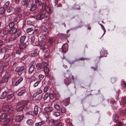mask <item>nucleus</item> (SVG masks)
Here are the masks:
<instances>
[{"mask_svg":"<svg viewBox=\"0 0 126 126\" xmlns=\"http://www.w3.org/2000/svg\"><path fill=\"white\" fill-rule=\"evenodd\" d=\"M70 78L73 80H74V77L73 76L70 74L68 77L66 78L64 80V82L67 86H68L71 83V80Z\"/></svg>","mask_w":126,"mask_h":126,"instance_id":"1","label":"nucleus"},{"mask_svg":"<svg viewBox=\"0 0 126 126\" xmlns=\"http://www.w3.org/2000/svg\"><path fill=\"white\" fill-rule=\"evenodd\" d=\"M39 119V117H36L35 118V126H42L45 124V122L44 121H42L40 122L38 121L37 119Z\"/></svg>","mask_w":126,"mask_h":126,"instance_id":"2","label":"nucleus"},{"mask_svg":"<svg viewBox=\"0 0 126 126\" xmlns=\"http://www.w3.org/2000/svg\"><path fill=\"white\" fill-rule=\"evenodd\" d=\"M39 45L41 47V48L42 49H46L47 47V45L46 43L43 41H41L39 42Z\"/></svg>","mask_w":126,"mask_h":126,"instance_id":"3","label":"nucleus"},{"mask_svg":"<svg viewBox=\"0 0 126 126\" xmlns=\"http://www.w3.org/2000/svg\"><path fill=\"white\" fill-rule=\"evenodd\" d=\"M10 77V76H3L1 78L0 82L2 83H5L7 82L8 80V78Z\"/></svg>","mask_w":126,"mask_h":126,"instance_id":"4","label":"nucleus"},{"mask_svg":"<svg viewBox=\"0 0 126 126\" xmlns=\"http://www.w3.org/2000/svg\"><path fill=\"white\" fill-rule=\"evenodd\" d=\"M8 65V62H6L5 63H4L0 66V74L2 72L5 68Z\"/></svg>","mask_w":126,"mask_h":126,"instance_id":"5","label":"nucleus"},{"mask_svg":"<svg viewBox=\"0 0 126 126\" xmlns=\"http://www.w3.org/2000/svg\"><path fill=\"white\" fill-rule=\"evenodd\" d=\"M24 117L23 114L17 116L15 119V121L16 122H20Z\"/></svg>","mask_w":126,"mask_h":126,"instance_id":"6","label":"nucleus"},{"mask_svg":"<svg viewBox=\"0 0 126 126\" xmlns=\"http://www.w3.org/2000/svg\"><path fill=\"white\" fill-rule=\"evenodd\" d=\"M24 69L25 68L23 66H21L19 67H17L16 68L15 71L17 72H20V75H21L22 74V72L24 70Z\"/></svg>","mask_w":126,"mask_h":126,"instance_id":"7","label":"nucleus"},{"mask_svg":"<svg viewBox=\"0 0 126 126\" xmlns=\"http://www.w3.org/2000/svg\"><path fill=\"white\" fill-rule=\"evenodd\" d=\"M68 45L67 44L63 45L62 47V50L63 52H66L68 50Z\"/></svg>","mask_w":126,"mask_h":126,"instance_id":"8","label":"nucleus"},{"mask_svg":"<svg viewBox=\"0 0 126 126\" xmlns=\"http://www.w3.org/2000/svg\"><path fill=\"white\" fill-rule=\"evenodd\" d=\"M8 110L7 111V113L8 114H11L13 113L14 112V108L12 107H11L8 108Z\"/></svg>","mask_w":126,"mask_h":126,"instance_id":"9","label":"nucleus"},{"mask_svg":"<svg viewBox=\"0 0 126 126\" xmlns=\"http://www.w3.org/2000/svg\"><path fill=\"white\" fill-rule=\"evenodd\" d=\"M35 69L34 66L33 65H31L30 67L28 70V72L29 74H31L34 71Z\"/></svg>","mask_w":126,"mask_h":126,"instance_id":"10","label":"nucleus"},{"mask_svg":"<svg viewBox=\"0 0 126 126\" xmlns=\"http://www.w3.org/2000/svg\"><path fill=\"white\" fill-rule=\"evenodd\" d=\"M101 56L99 57V58L104 57L106 56L107 53L106 51L104 50H102L100 52Z\"/></svg>","mask_w":126,"mask_h":126,"instance_id":"11","label":"nucleus"},{"mask_svg":"<svg viewBox=\"0 0 126 126\" xmlns=\"http://www.w3.org/2000/svg\"><path fill=\"white\" fill-rule=\"evenodd\" d=\"M55 41L54 38H50L48 39V44L49 43L50 45H48L49 47H51V45L53 44L54 42Z\"/></svg>","mask_w":126,"mask_h":126,"instance_id":"12","label":"nucleus"},{"mask_svg":"<svg viewBox=\"0 0 126 126\" xmlns=\"http://www.w3.org/2000/svg\"><path fill=\"white\" fill-rule=\"evenodd\" d=\"M14 34L15 37L16 39L21 34V31L20 30H18Z\"/></svg>","mask_w":126,"mask_h":126,"instance_id":"13","label":"nucleus"},{"mask_svg":"<svg viewBox=\"0 0 126 126\" xmlns=\"http://www.w3.org/2000/svg\"><path fill=\"white\" fill-rule=\"evenodd\" d=\"M19 46L20 48L23 49L25 48L26 47V45L24 43L21 42L19 45Z\"/></svg>","mask_w":126,"mask_h":126,"instance_id":"14","label":"nucleus"},{"mask_svg":"<svg viewBox=\"0 0 126 126\" xmlns=\"http://www.w3.org/2000/svg\"><path fill=\"white\" fill-rule=\"evenodd\" d=\"M9 32L10 33V30L7 28H6L3 29V33L4 35L7 34Z\"/></svg>","mask_w":126,"mask_h":126,"instance_id":"15","label":"nucleus"},{"mask_svg":"<svg viewBox=\"0 0 126 126\" xmlns=\"http://www.w3.org/2000/svg\"><path fill=\"white\" fill-rule=\"evenodd\" d=\"M7 94V92L6 91H4L3 92L1 95L0 98L1 99H3L5 98Z\"/></svg>","mask_w":126,"mask_h":126,"instance_id":"16","label":"nucleus"},{"mask_svg":"<svg viewBox=\"0 0 126 126\" xmlns=\"http://www.w3.org/2000/svg\"><path fill=\"white\" fill-rule=\"evenodd\" d=\"M23 79V78H20L17 81H16L14 84L16 86H17L22 81Z\"/></svg>","mask_w":126,"mask_h":126,"instance_id":"17","label":"nucleus"},{"mask_svg":"<svg viewBox=\"0 0 126 126\" xmlns=\"http://www.w3.org/2000/svg\"><path fill=\"white\" fill-rule=\"evenodd\" d=\"M35 36H33L31 38V42L33 45H37L35 41Z\"/></svg>","mask_w":126,"mask_h":126,"instance_id":"18","label":"nucleus"},{"mask_svg":"<svg viewBox=\"0 0 126 126\" xmlns=\"http://www.w3.org/2000/svg\"><path fill=\"white\" fill-rule=\"evenodd\" d=\"M7 117V115L5 113H2L0 116V118L2 119H4L6 118Z\"/></svg>","mask_w":126,"mask_h":126,"instance_id":"19","label":"nucleus"},{"mask_svg":"<svg viewBox=\"0 0 126 126\" xmlns=\"http://www.w3.org/2000/svg\"><path fill=\"white\" fill-rule=\"evenodd\" d=\"M42 92V91L41 89H38L36 92V93H35L33 95V96H35L37 94H40Z\"/></svg>","mask_w":126,"mask_h":126,"instance_id":"20","label":"nucleus"},{"mask_svg":"<svg viewBox=\"0 0 126 126\" xmlns=\"http://www.w3.org/2000/svg\"><path fill=\"white\" fill-rule=\"evenodd\" d=\"M38 107L37 106H35L34 107V114L35 115H36L37 114L38 112Z\"/></svg>","mask_w":126,"mask_h":126,"instance_id":"21","label":"nucleus"},{"mask_svg":"<svg viewBox=\"0 0 126 126\" xmlns=\"http://www.w3.org/2000/svg\"><path fill=\"white\" fill-rule=\"evenodd\" d=\"M64 103L65 104V105L66 106L67 105L69 102V98H67L65 99L63 101Z\"/></svg>","mask_w":126,"mask_h":126,"instance_id":"22","label":"nucleus"},{"mask_svg":"<svg viewBox=\"0 0 126 126\" xmlns=\"http://www.w3.org/2000/svg\"><path fill=\"white\" fill-rule=\"evenodd\" d=\"M17 30L16 28H12L10 30V33L11 34H14L17 31Z\"/></svg>","mask_w":126,"mask_h":126,"instance_id":"23","label":"nucleus"},{"mask_svg":"<svg viewBox=\"0 0 126 126\" xmlns=\"http://www.w3.org/2000/svg\"><path fill=\"white\" fill-rule=\"evenodd\" d=\"M44 110L47 112H48L51 111L53 109L51 107H47L45 108Z\"/></svg>","mask_w":126,"mask_h":126,"instance_id":"24","label":"nucleus"},{"mask_svg":"<svg viewBox=\"0 0 126 126\" xmlns=\"http://www.w3.org/2000/svg\"><path fill=\"white\" fill-rule=\"evenodd\" d=\"M24 108V107L23 106L19 107L16 109V111L18 112H21L23 114V110Z\"/></svg>","mask_w":126,"mask_h":126,"instance_id":"25","label":"nucleus"},{"mask_svg":"<svg viewBox=\"0 0 126 126\" xmlns=\"http://www.w3.org/2000/svg\"><path fill=\"white\" fill-rule=\"evenodd\" d=\"M26 91L25 90H21L18 94V95L20 96L22 95L23 94L25 93L26 92Z\"/></svg>","mask_w":126,"mask_h":126,"instance_id":"26","label":"nucleus"},{"mask_svg":"<svg viewBox=\"0 0 126 126\" xmlns=\"http://www.w3.org/2000/svg\"><path fill=\"white\" fill-rule=\"evenodd\" d=\"M9 108V106L8 105H3L2 106L1 108L2 111H5L6 110V109Z\"/></svg>","mask_w":126,"mask_h":126,"instance_id":"27","label":"nucleus"},{"mask_svg":"<svg viewBox=\"0 0 126 126\" xmlns=\"http://www.w3.org/2000/svg\"><path fill=\"white\" fill-rule=\"evenodd\" d=\"M36 68L38 70H40L43 67L41 63H37L36 65Z\"/></svg>","mask_w":126,"mask_h":126,"instance_id":"28","label":"nucleus"},{"mask_svg":"<svg viewBox=\"0 0 126 126\" xmlns=\"http://www.w3.org/2000/svg\"><path fill=\"white\" fill-rule=\"evenodd\" d=\"M44 72L46 74H48L49 72V68L47 67H44Z\"/></svg>","mask_w":126,"mask_h":126,"instance_id":"29","label":"nucleus"},{"mask_svg":"<svg viewBox=\"0 0 126 126\" xmlns=\"http://www.w3.org/2000/svg\"><path fill=\"white\" fill-rule=\"evenodd\" d=\"M5 9L4 7L0 8V14L2 15L3 14L5 11Z\"/></svg>","mask_w":126,"mask_h":126,"instance_id":"30","label":"nucleus"},{"mask_svg":"<svg viewBox=\"0 0 126 126\" xmlns=\"http://www.w3.org/2000/svg\"><path fill=\"white\" fill-rule=\"evenodd\" d=\"M27 124L30 125H32L33 124V122L32 119H28L27 121Z\"/></svg>","mask_w":126,"mask_h":126,"instance_id":"31","label":"nucleus"},{"mask_svg":"<svg viewBox=\"0 0 126 126\" xmlns=\"http://www.w3.org/2000/svg\"><path fill=\"white\" fill-rule=\"evenodd\" d=\"M37 7V5L35 4L31 6L30 10L32 11H34L36 9Z\"/></svg>","mask_w":126,"mask_h":126,"instance_id":"32","label":"nucleus"},{"mask_svg":"<svg viewBox=\"0 0 126 126\" xmlns=\"http://www.w3.org/2000/svg\"><path fill=\"white\" fill-rule=\"evenodd\" d=\"M67 37V36L65 34H61L60 35V38L61 39L66 38Z\"/></svg>","mask_w":126,"mask_h":126,"instance_id":"33","label":"nucleus"},{"mask_svg":"<svg viewBox=\"0 0 126 126\" xmlns=\"http://www.w3.org/2000/svg\"><path fill=\"white\" fill-rule=\"evenodd\" d=\"M26 37L25 36H23L21 37L20 41V42H23L25 41Z\"/></svg>","mask_w":126,"mask_h":126,"instance_id":"34","label":"nucleus"},{"mask_svg":"<svg viewBox=\"0 0 126 126\" xmlns=\"http://www.w3.org/2000/svg\"><path fill=\"white\" fill-rule=\"evenodd\" d=\"M41 17L42 19H46L48 17V16L47 14H42Z\"/></svg>","mask_w":126,"mask_h":126,"instance_id":"35","label":"nucleus"},{"mask_svg":"<svg viewBox=\"0 0 126 126\" xmlns=\"http://www.w3.org/2000/svg\"><path fill=\"white\" fill-rule=\"evenodd\" d=\"M9 28L10 29L12 28H14V22H12L10 23L9 25Z\"/></svg>","mask_w":126,"mask_h":126,"instance_id":"36","label":"nucleus"},{"mask_svg":"<svg viewBox=\"0 0 126 126\" xmlns=\"http://www.w3.org/2000/svg\"><path fill=\"white\" fill-rule=\"evenodd\" d=\"M54 107L58 110H60V106L58 105L54 104Z\"/></svg>","mask_w":126,"mask_h":126,"instance_id":"37","label":"nucleus"},{"mask_svg":"<svg viewBox=\"0 0 126 126\" xmlns=\"http://www.w3.org/2000/svg\"><path fill=\"white\" fill-rule=\"evenodd\" d=\"M14 95L13 94H11L8 95L7 97V99L8 100H9L12 99L13 96Z\"/></svg>","mask_w":126,"mask_h":126,"instance_id":"38","label":"nucleus"},{"mask_svg":"<svg viewBox=\"0 0 126 126\" xmlns=\"http://www.w3.org/2000/svg\"><path fill=\"white\" fill-rule=\"evenodd\" d=\"M46 7H48L47 6V3L46 2H44L43 3L42 6V8L43 10H45Z\"/></svg>","mask_w":126,"mask_h":126,"instance_id":"39","label":"nucleus"},{"mask_svg":"<svg viewBox=\"0 0 126 126\" xmlns=\"http://www.w3.org/2000/svg\"><path fill=\"white\" fill-rule=\"evenodd\" d=\"M42 14H40L37 15L36 16V18L37 20H42Z\"/></svg>","mask_w":126,"mask_h":126,"instance_id":"40","label":"nucleus"},{"mask_svg":"<svg viewBox=\"0 0 126 126\" xmlns=\"http://www.w3.org/2000/svg\"><path fill=\"white\" fill-rule=\"evenodd\" d=\"M41 81L40 80H38L34 84L33 86L34 87H36L37 86L38 84L40 83Z\"/></svg>","mask_w":126,"mask_h":126,"instance_id":"41","label":"nucleus"},{"mask_svg":"<svg viewBox=\"0 0 126 126\" xmlns=\"http://www.w3.org/2000/svg\"><path fill=\"white\" fill-rule=\"evenodd\" d=\"M16 39L14 37H10L8 39V41L9 42H11L16 40Z\"/></svg>","mask_w":126,"mask_h":126,"instance_id":"42","label":"nucleus"},{"mask_svg":"<svg viewBox=\"0 0 126 126\" xmlns=\"http://www.w3.org/2000/svg\"><path fill=\"white\" fill-rule=\"evenodd\" d=\"M100 25L101 26V28L104 31V33L101 36V37H100V38H101L103 36V35L105 33L106 31V30L104 26L102 24H100Z\"/></svg>","mask_w":126,"mask_h":126,"instance_id":"43","label":"nucleus"},{"mask_svg":"<svg viewBox=\"0 0 126 126\" xmlns=\"http://www.w3.org/2000/svg\"><path fill=\"white\" fill-rule=\"evenodd\" d=\"M47 12L50 13L51 12V9L48 8V7H46V8L45 10Z\"/></svg>","mask_w":126,"mask_h":126,"instance_id":"44","label":"nucleus"},{"mask_svg":"<svg viewBox=\"0 0 126 126\" xmlns=\"http://www.w3.org/2000/svg\"><path fill=\"white\" fill-rule=\"evenodd\" d=\"M48 51L47 50H46L45 51V54L44 55V57L46 58H47L48 57Z\"/></svg>","mask_w":126,"mask_h":126,"instance_id":"45","label":"nucleus"},{"mask_svg":"<svg viewBox=\"0 0 126 126\" xmlns=\"http://www.w3.org/2000/svg\"><path fill=\"white\" fill-rule=\"evenodd\" d=\"M60 114V113L58 112H54V115L56 117H58L59 116Z\"/></svg>","mask_w":126,"mask_h":126,"instance_id":"46","label":"nucleus"},{"mask_svg":"<svg viewBox=\"0 0 126 126\" xmlns=\"http://www.w3.org/2000/svg\"><path fill=\"white\" fill-rule=\"evenodd\" d=\"M74 8L76 9L79 10L80 9V6L78 4H75L74 6Z\"/></svg>","mask_w":126,"mask_h":126,"instance_id":"47","label":"nucleus"},{"mask_svg":"<svg viewBox=\"0 0 126 126\" xmlns=\"http://www.w3.org/2000/svg\"><path fill=\"white\" fill-rule=\"evenodd\" d=\"M28 1V0H22V4L23 5H25L27 3Z\"/></svg>","mask_w":126,"mask_h":126,"instance_id":"48","label":"nucleus"},{"mask_svg":"<svg viewBox=\"0 0 126 126\" xmlns=\"http://www.w3.org/2000/svg\"><path fill=\"white\" fill-rule=\"evenodd\" d=\"M116 79L114 77L112 78L111 79V81L112 83H114L116 81Z\"/></svg>","mask_w":126,"mask_h":126,"instance_id":"49","label":"nucleus"},{"mask_svg":"<svg viewBox=\"0 0 126 126\" xmlns=\"http://www.w3.org/2000/svg\"><path fill=\"white\" fill-rule=\"evenodd\" d=\"M49 96V94L48 93H46L44 95V98L45 100H46L47 99V98Z\"/></svg>","mask_w":126,"mask_h":126,"instance_id":"50","label":"nucleus"},{"mask_svg":"<svg viewBox=\"0 0 126 126\" xmlns=\"http://www.w3.org/2000/svg\"><path fill=\"white\" fill-rule=\"evenodd\" d=\"M10 4V2L9 1H8L6 2L4 5V7H7Z\"/></svg>","mask_w":126,"mask_h":126,"instance_id":"51","label":"nucleus"},{"mask_svg":"<svg viewBox=\"0 0 126 126\" xmlns=\"http://www.w3.org/2000/svg\"><path fill=\"white\" fill-rule=\"evenodd\" d=\"M5 51V48L4 47L0 48V54H2Z\"/></svg>","mask_w":126,"mask_h":126,"instance_id":"52","label":"nucleus"},{"mask_svg":"<svg viewBox=\"0 0 126 126\" xmlns=\"http://www.w3.org/2000/svg\"><path fill=\"white\" fill-rule=\"evenodd\" d=\"M38 55V53L36 52H35L31 54V56L33 57L36 56H37Z\"/></svg>","mask_w":126,"mask_h":126,"instance_id":"53","label":"nucleus"},{"mask_svg":"<svg viewBox=\"0 0 126 126\" xmlns=\"http://www.w3.org/2000/svg\"><path fill=\"white\" fill-rule=\"evenodd\" d=\"M20 9L19 8H18L16 10L15 13L16 14H18L19 13H20Z\"/></svg>","mask_w":126,"mask_h":126,"instance_id":"54","label":"nucleus"},{"mask_svg":"<svg viewBox=\"0 0 126 126\" xmlns=\"http://www.w3.org/2000/svg\"><path fill=\"white\" fill-rule=\"evenodd\" d=\"M42 29L43 31L44 32H46L47 30V28L44 26L42 27Z\"/></svg>","mask_w":126,"mask_h":126,"instance_id":"55","label":"nucleus"},{"mask_svg":"<svg viewBox=\"0 0 126 126\" xmlns=\"http://www.w3.org/2000/svg\"><path fill=\"white\" fill-rule=\"evenodd\" d=\"M43 67L47 65V64L45 62H43L41 63Z\"/></svg>","mask_w":126,"mask_h":126,"instance_id":"56","label":"nucleus"},{"mask_svg":"<svg viewBox=\"0 0 126 126\" xmlns=\"http://www.w3.org/2000/svg\"><path fill=\"white\" fill-rule=\"evenodd\" d=\"M33 30V29L31 28H28L27 29L26 31L28 33L31 32Z\"/></svg>","mask_w":126,"mask_h":126,"instance_id":"57","label":"nucleus"},{"mask_svg":"<svg viewBox=\"0 0 126 126\" xmlns=\"http://www.w3.org/2000/svg\"><path fill=\"white\" fill-rule=\"evenodd\" d=\"M66 109L64 107H63L61 109V111L62 113H64L66 111Z\"/></svg>","mask_w":126,"mask_h":126,"instance_id":"58","label":"nucleus"},{"mask_svg":"<svg viewBox=\"0 0 126 126\" xmlns=\"http://www.w3.org/2000/svg\"><path fill=\"white\" fill-rule=\"evenodd\" d=\"M44 77V75H42L41 74H40L39 76V79L40 80H42L43 79V78Z\"/></svg>","mask_w":126,"mask_h":126,"instance_id":"59","label":"nucleus"},{"mask_svg":"<svg viewBox=\"0 0 126 126\" xmlns=\"http://www.w3.org/2000/svg\"><path fill=\"white\" fill-rule=\"evenodd\" d=\"M12 8L11 7H9L7 10V11L8 13H10L12 10Z\"/></svg>","mask_w":126,"mask_h":126,"instance_id":"60","label":"nucleus"},{"mask_svg":"<svg viewBox=\"0 0 126 126\" xmlns=\"http://www.w3.org/2000/svg\"><path fill=\"white\" fill-rule=\"evenodd\" d=\"M41 39H45L46 38V35L45 34H42L41 36Z\"/></svg>","mask_w":126,"mask_h":126,"instance_id":"61","label":"nucleus"},{"mask_svg":"<svg viewBox=\"0 0 126 126\" xmlns=\"http://www.w3.org/2000/svg\"><path fill=\"white\" fill-rule=\"evenodd\" d=\"M21 51V48L18 49L16 51V53L18 54H20Z\"/></svg>","mask_w":126,"mask_h":126,"instance_id":"62","label":"nucleus"},{"mask_svg":"<svg viewBox=\"0 0 126 126\" xmlns=\"http://www.w3.org/2000/svg\"><path fill=\"white\" fill-rule=\"evenodd\" d=\"M49 98L51 99H52L54 98L53 95L52 93H50L49 95Z\"/></svg>","mask_w":126,"mask_h":126,"instance_id":"63","label":"nucleus"},{"mask_svg":"<svg viewBox=\"0 0 126 126\" xmlns=\"http://www.w3.org/2000/svg\"><path fill=\"white\" fill-rule=\"evenodd\" d=\"M122 101L125 103H126V97H123L122 99Z\"/></svg>","mask_w":126,"mask_h":126,"instance_id":"64","label":"nucleus"}]
</instances>
